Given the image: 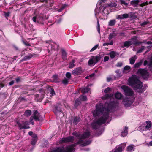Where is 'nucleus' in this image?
I'll return each instance as SVG.
<instances>
[{"instance_id":"obj_63","label":"nucleus","mask_w":152,"mask_h":152,"mask_svg":"<svg viewBox=\"0 0 152 152\" xmlns=\"http://www.w3.org/2000/svg\"><path fill=\"white\" fill-rule=\"evenodd\" d=\"M20 78L19 77L16 79V81L17 83L18 82L20 81Z\"/></svg>"},{"instance_id":"obj_26","label":"nucleus","mask_w":152,"mask_h":152,"mask_svg":"<svg viewBox=\"0 0 152 152\" xmlns=\"http://www.w3.org/2000/svg\"><path fill=\"white\" fill-rule=\"evenodd\" d=\"M80 118L79 117H75L74 118L73 124L75 125H76L80 121Z\"/></svg>"},{"instance_id":"obj_2","label":"nucleus","mask_w":152,"mask_h":152,"mask_svg":"<svg viewBox=\"0 0 152 152\" xmlns=\"http://www.w3.org/2000/svg\"><path fill=\"white\" fill-rule=\"evenodd\" d=\"M121 88L124 91V94L126 96H130L129 98H124L122 101L123 104L125 107L130 106L134 100V97L133 96L134 92L130 88L125 86H122Z\"/></svg>"},{"instance_id":"obj_20","label":"nucleus","mask_w":152,"mask_h":152,"mask_svg":"<svg viewBox=\"0 0 152 152\" xmlns=\"http://www.w3.org/2000/svg\"><path fill=\"white\" fill-rule=\"evenodd\" d=\"M134 146L133 144H131L128 146L126 148V151L128 152H132L134 150Z\"/></svg>"},{"instance_id":"obj_8","label":"nucleus","mask_w":152,"mask_h":152,"mask_svg":"<svg viewBox=\"0 0 152 152\" xmlns=\"http://www.w3.org/2000/svg\"><path fill=\"white\" fill-rule=\"evenodd\" d=\"M54 112L55 115L58 116L62 117L64 116V114L60 107L59 106H55Z\"/></svg>"},{"instance_id":"obj_29","label":"nucleus","mask_w":152,"mask_h":152,"mask_svg":"<svg viewBox=\"0 0 152 152\" xmlns=\"http://www.w3.org/2000/svg\"><path fill=\"white\" fill-rule=\"evenodd\" d=\"M148 65L149 66V70L152 72V55L151 57L149 59V63Z\"/></svg>"},{"instance_id":"obj_53","label":"nucleus","mask_w":152,"mask_h":152,"mask_svg":"<svg viewBox=\"0 0 152 152\" xmlns=\"http://www.w3.org/2000/svg\"><path fill=\"white\" fill-rule=\"evenodd\" d=\"M123 63L122 62H119L117 63L116 66L118 67H120L122 66Z\"/></svg>"},{"instance_id":"obj_44","label":"nucleus","mask_w":152,"mask_h":152,"mask_svg":"<svg viewBox=\"0 0 152 152\" xmlns=\"http://www.w3.org/2000/svg\"><path fill=\"white\" fill-rule=\"evenodd\" d=\"M81 103V102L78 99H76L75 101V106H77Z\"/></svg>"},{"instance_id":"obj_39","label":"nucleus","mask_w":152,"mask_h":152,"mask_svg":"<svg viewBox=\"0 0 152 152\" xmlns=\"http://www.w3.org/2000/svg\"><path fill=\"white\" fill-rule=\"evenodd\" d=\"M79 98L80 100L82 101H86L87 99V97L86 96L81 95Z\"/></svg>"},{"instance_id":"obj_31","label":"nucleus","mask_w":152,"mask_h":152,"mask_svg":"<svg viewBox=\"0 0 152 152\" xmlns=\"http://www.w3.org/2000/svg\"><path fill=\"white\" fill-rule=\"evenodd\" d=\"M110 58L113 59L115 57L117 56L116 53L114 51H112L110 52L109 54Z\"/></svg>"},{"instance_id":"obj_1","label":"nucleus","mask_w":152,"mask_h":152,"mask_svg":"<svg viewBox=\"0 0 152 152\" xmlns=\"http://www.w3.org/2000/svg\"><path fill=\"white\" fill-rule=\"evenodd\" d=\"M114 102H111L110 104L105 103L104 105L102 103H99L96 105V109L93 112L94 117L99 116L102 115L97 120H94L91 124L92 128L94 129H97L98 126L104 123L109 117L110 109L111 107V105Z\"/></svg>"},{"instance_id":"obj_37","label":"nucleus","mask_w":152,"mask_h":152,"mask_svg":"<svg viewBox=\"0 0 152 152\" xmlns=\"http://www.w3.org/2000/svg\"><path fill=\"white\" fill-rule=\"evenodd\" d=\"M75 60H73L69 64V68H72L75 66V65L74 64L75 62Z\"/></svg>"},{"instance_id":"obj_64","label":"nucleus","mask_w":152,"mask_h":152,"mask_svg":"<svg viewBox=\"0 0 152 152\" xmlns=\"http://www.w3.org/2000/svg\"><path fill=\"white\" fill-rule=\"evenodd\" d=\"M107 81L109 82L112 80V79L110 77H108L107 78Z\"/></svg>"},{"instance_id":"obj_21","label":"nucleus","mask_w":152,"mask_h":152,"mask_svg":"<svg viewBox=\"0 0 152 152\" xmlns=\"http://www.w3.org/2000/svg\"><path fill=\"white\" fill-rule=\"evenodd\" d=\"M141 0H134L130 2V4L134 7H137L138 4L139 3L140 1Z\"/></svg>"},{"instance_id":"obj_52","label":"nucleus","mask_w":152,"mask_h":152,"mask_svg":"<svg viewBox=\"0 0 152 152\" xmlns=\"http://www.w3.org/2000/svg\"><path fill=\"white\" fill-rule=\"evenodd\" d=\"M148 23H149L148 22L145 21V22H143V23H142L141 24V26H145V25H146Z\"/></svg>"},{"instance_id":"obj_62","label":"nucleus","mask_w":152,"mask_h":152,"mask_svg":"<svg viewBox=\"0 0 152 152\" xmlns=\"http://www.w3.org/2000/svg\"><path fill=\"white\" fill-rule=\"evenodd\" d=\"M148 64V61L147 60H145L144 61L143 63V65L144 66L146 65L147 64Z\"/></svg>"},{"instance_id":"obj_60","label":"nucleus","mask_w":152,"mask_h":152,"mask_svg":"<svg viewBox=\"0 0 152 152\" xmlns=\"http://www.w3.org/2000/svg\"><path fill=\"white\" fill-rule=\"evenodd\" d=\"M14 81L12 80V81H11L9 83V84L10 86H12L14 84Z\"/></svg>"},{"instance_id":"obj_23","label":"nucleus","mask_w":152,"mask_h":152,"mask_svg":"<svg viewBox=\"0 0 152 152\" xmlns=\"http://www.w3.org/2000/svg\"><path fill=\"white\" fill-rule=\"evenodd\" d=\"M34 55L31 54H29L28 55L24 57L22 59V61H26L32 58Z\"/></svg>"},{"instance_id":"obj_61","label":"nucleus","mask_w":152,"mask_h":152,"mask_svg":"<svg viewBox=\"0 0 152 152\" xmlns=\"http://www.w3.org/2000/svg\"><path fill=\"white\" fill-rule=\"evenodd\" d=\"M54 3V1H51L50 3V6L51 7L53 5Z\"/></svg>"},{"instance_id":"obj_54","label":"nucleus","mask_w":152,"mask_h":152,"mask_svg":"<svg viewBox=\"0 0 152 152\" xmlns=\"http://www.w3.org/2000/svg\"><path fill=\"white\" fill-rule=\"evenodd\" d=\"M62 20V18H60L56 20V22L57 23H59L61 22Z\"/></svg>"},{"instance_id":"obj_13","label":"nucleus","mask_w":152,"mask_h":152,"mask_svg":"<svg viewBox=\"0 0 152 152\" xmlns=\"http://www.w3.org/2000/svg\"><path fill=\"white\" fill-rule=\"evenodd\" d=\"M111 100H112V99H111ZM114 102V103H112L111 105V108L110 107L109 108L110 109L109 113L111 110H112V109H113L114 107H116L118 106L119 104L118 100H115L113 99V100L111 101L109 103L108 102H105V103H108L109 104H110V103L111 102Z\"/></svg>"},{"instance_id":"obj_28","label":"nucleus","mask_w":152,"mask_h":152,"mask_svg":"<svg viewBox=\"0 0 152 152\" xmlns=\"http://www.w3.org/2000/svg\"><path fill=\"white\" fill-rule=\"evenodd\" d=\"M137 57L135 56H134L133 57H132L129 59L130 63L131 64H133L134 63Z\"/></svg>"},{"instance_id":"obj_17","label":"nucleus","mask_w":152,"mask_h":152,"mask_svg":"<svg viewBox=\"0 0 152 152\" xmlns=\"http://www.w3.org/2000/svg\"><path fill=\"white\" fill-rule=\"evenodd\" d=\"M129 17V15L128 14H124L123 15H118L116 17V18L118 19H123L124 18H127Z\"/></svg>"},{"instance_id":"obj_19","label":"nucleus","mask_w":152,"mask_h":152,"mask_svg":"<svg viewBox=\"0 0 152 152\" xmlns=\"http://www.w3.org/2000/svg\"><path fill=\"white\" fill-rule=\"evenodd\" d=\"M81 72V68L80 67L76 68L72 72V74L74 75L79 74Z\"/></svg>"},{"instance_id":"obj_11","label":"nucleus","mask_w":152,"mask_h":152,"mask_svg":"<svg viewBox=\"0 0 152 152\" xmlns=\"http://www.w3.org/2000/svg\"><path fill=\"white\" fill-rule=\"evenodd\" d=\"M33 21L35 22H37L38 23L41 24H43V18L41 16H34L32 18Z\"/></svg>"},{"instance_id":"obj_45","label":"nucleus","mask_w":152,"mask_h":152,"mask_svg":"<svg viewBox=\"0 0 152 152\" xmlns=\"http://www.w3.org/2000/svg\"><path fill=\"white\" fill-rule=\"evenodd\" d=\"M113 42L112 40L111 41L110 43H105L103 44V46H105L106 45H113Z\"/></svg>"},{"instance_id":"obj_6","label":"nucleus","mask_w":152,"mask_h":152,"mask_svg":"<svg viewBox=\"0 0 152 152\" xmlns=\"http://www.w3.org/2000/svg\"><path fill=\"white\" fill-rule=\"evenodd\" d=\"M101 58V56L100 55L92 56L88 61V65L90 66L94 65L100 60Z\"/></svg>"},{"instance_id":"obj_34","label":"nucleus","mask_w":152,"mask_h":152,"mask_svg":"<svg viewBox=\"0 0 152 152\" xmlns=\"http://www.w3.org/2000/svg\"><path fill=\"white\" fill-rule=\"evenodd\" d=\"M122 96V94L120 93L117 92L115 94V98L118 99H121Z\"/></svg>"},{"instance_id":"obj_50","label":"nucleus","mask_w":152,"mask_h":152,"mask_svg":"<svg viewBox=\"0 0 152 152\" xmlns=\"http://www.w3.org/2000/svg\"><path fill=\"white\" fill-rule=\"evenodd\" d=\"M66 6V5H63L60 9L58 10V11L59 12L62 11L65 8Z\"/></svg>"},{"instance_id":"obj_16","label":"nucleus","mask_w":152,"mask_h":152,"mask_svg":"<svg viewBox=\"0 0 152 152\" xmlns=\"http://www.w3.org/2000/svg\"><path fill=\"white\" fill-rule=\"evenodd\" d=\"M32 138L31 142V144L32 145H34L36 144L38 140L37 135L36 134H34L32 135Z\"/></svg>"},{"instance_id":"obj_43","label":"nucleus","mask_w":152,"mask_h":152,"mask_svg":"<svg viewBox=\"0 0 152 152\" xmlns=\"http://www.w3.org/2000/svg\"><path fill=\"white\" fill-rule=\"evenodd\" d=\"M53 78L54 80V81H55V82L57 83L59 82V81L57 80L58 78V76L57 75H53Z\"/></svg>"},{"instance_id":"obj_27","label":"nucleus","mask_w":152,"mask_h":152,"mask_svg":"<svg viewBox=\"0 0 152 152\" xmlns=\"http://www.w3.org/2000/svg\"><path fill=\"white\" fill-rule=\"evenodd\" d=\"M128 128L127 127H125L124 131L122 132L121 134V135L122 137H124L127 135L128 134Z\"/></svg>"},{"instance_id":"obj_51","label":"nucleus","mask_w":152,"mask_h":152,"mask_svg":"<svg viewBox=\"0 0 152 152\" xmlns=\"http://www.w3.org/2000/svg\"><path fill=\"white\" fill-rule=\"evenodd\" d=\"M4 16L5 17L7 18L10 15V12H4Z\"/></svg>"},{"instance_id":"obj_35","label":"nucleus","mask_w":152,"mask_h":152,"mask_svg":"<svg viewBox=\"0 0 152 152\" xmlns=\"http://www.w3.org/2000/svg\"><path fill=\"white\" fill-rule=\"evenodd\" d=\"M131 42H130L129 40L128 41H125L124 43V47H129L132 45Z\"/></svg>"},{"instance_id":"obj_41","label":"nucleus","mask_w":152,"mask_h":152,"mask_svg":"<svg viewBox=\"0 0 152 152\" xmlns=\"http://www.w3.org/2000/svg\"><path fill=\"white\" fill-rule=\"evenodd\" d=\"M145 49V47L144 46H142L137 51V53H140L142 52L143 50Z\"/></svg>"},{"instance_id":"obj_14","label":"nucleus","mask_w":152,"mask_h":152,"mask_svg":"<svg viewBox=\"0 0 152 152\" xmlns=\"http://www.w3.org/2000/svg\"><path fill=\"white\" fill-rule=\"evenodd\" d=\"M130 42H131V45L133 44L135 45H139L140 44H141L142 42H138L137 40V38L135 37L131 38L129 39Z\"/></svg>"},{"instance_id":"obj_9","label":"nucleus","mask_w":152,"mask_h":152,"mask_svg":"<svg viewBox=\"0 0 152 152\" xmlns=\"http://www.w3.org/2000/svg\"><path fill=\"white\" fill-rule=\"evenodd\" d=\"M74 140V137L73 136H69L65 138H62L59 141L60 143L66 142H72Z\"/></svg>"},{"instance_id":"obj_10","label":"nucleus","mask_w":152,"mask_h":152,"mask_svg":"<svg viewBox=\"0 0 152 152\" xmlns=\"http://www.w3.org/2000/svg\"><path fill=\"white\" fill-rule=\"evenodd\" d=\"M17 124L18 126L20 129H27L30 128L29 126H27L29 124V122L28 121H23L22 123L18 122Z\"/></svg>"},{"instance_id":"obj_49","label":"nucleus","mask_w":152,"mask_h":152,"mask_svg":"<svg viewBox=\"0 0 152 152\" xmlns=\"http://www.w3.org/2000/svg\"><path fill=\"white\" fill-rule=\"evenodd\" d=\"M130 68V67L129 66H126L124 68V70H129Z\"/></svg>"},{"instance_id":"obj_15","label":"nucleus","mask_w":152,"mask_h":152,"mask_svg":"<svg viewBox=\"0 0 152 152\" xmlns=\"http://www.w3.org/2000/svg\"><path fill=\"white\" fill-rule=\"evenodd\" d=\"M92 86L91 84L88 85L86 87H83L80 88L81 92L83 93H86L88 92L90 90L89 87Z\"/></svg>"},{"instance_id":"obj_32","label":"nucleus","mask_w":152,"mask_h":152,"mask_svg":"<svg viewBox=\"0 0 152 152\" xmlns=\"http://www.w3.org/2000/svg\"><path fill=\"white\" fill-rule=\"evenodd\" d=\"M143 61L141 60L138 63H136L134 65V67L135 68H138L141 66L142 63Z\"/></svg>"},{"instance_id":"obj_18","label":"nucleus","mask_w":152,"mask_h":152,"mask_svg":"<svg viewBox=\"0 0 152 152\" xmlns=\"http://www.w3.org/2000/svg\"><path fill=\"white\" fill-rule=\"evenodd\" d=\"M146 125L145 126L144 129L142 130L143 131H146L148 130L152 126L151 122L150 121H147L146 122Z\"/></svg>"},{"instance_id":"obj_55","label":"nucleus","mask_w":152,"mask_h":152,"mask_svg":"<svg viewBox=\"0 0 152 152\" xmlns=\"http://www.w3.org/2000/svg\"><path fill=\"white\" fill-rule=\"evenodd\" d=\"M50 92V94L52 96H53L55 94L54 91L53 89L51 88Z\"/></svg>"},{"instance_id":"obj_36","label":"nucleus","mask_w":152,"mask_h":152,"mask_svg":"<svg viewBox=\"0 0 152 152\" xmlns=\"http://www.w3.org/2000/svg\"><path fill=\"white\" fill-rule=\"evenodd\" d=\"M116 36V34L114 33H110L108 37V39L109 40H110L112 38H113L115 37Z\"/></svg>"},{"instance_id":"obj_4","label":"nucleus","mask_w":152,"mask_h":152,"mask_svg":"<svg viewBox=\"0 0 152 152\" xmlns=\"http://www.w3.org/2000/svg\"><path fill=\"white\" fill-rule=\"evenodd\" d=\"M78 137L79 140L77 143L81 144L83 146L87 145L90 144L91 142L90 138L87 140V139L89 137L92 138L90 136V133L89 131L85 132L82 134H80Z\"/></svg>"},{"instance_id":"obj_30","label":"nucleus","mask_w":152,"mask_h":152,"mask_svg":"<svg viewBox=\"0 0 152 152\" xmlns=\"http://www.w3.org/2000/svg\"><path fill=\"white\" fill-rule=\"evenodd\" d=\"M116 23V21L115 19L110 20L108 22V26H114Z\"/></svg>"},{"instance_id":"obj_56","label":"nucleus","mask_w":152,"mask_h":152,"mask_svg":"<svg viewBox=\"0 0 152 152\" xmlns=\"http://www.w3.org/2000/svg\"><path fill=\"white\" fill-rule=\"evenodd\" d=\"M109 58V57L108 56H105L104 59V61L105 62L108 61Z\"/></svg>"},{"instance_id":"obj_59","label":"nucleus","mask_w":152,"mask_h":152,"mask_svg":"<svg viewBox=\"0 0 152 152\" xmlns=\"http://www.w3.org/2000/svg\"><path fill=\"white\" fill-rule=\"evenodd\" d=\"M34 118L36 120H39V117L37 115H34Z\"/></svg>"},{"instance_id":"obj_48","label":"nucleus","mask_w":152,"mask_h":152,"mask_svg":"<svg viewBox=\"0 0 152 152\" xmlns=\"http://www.w3.org/2000/svg\"><path fill=\"white\" fill-rule=\"evenodd\" d=\"M111 91V89L109 87H108L106 88L104 91V92L105 93H107Z\"/></svg>"},{"instance_id":"obj_7","label":"nucleus","mask_w":152,"mask_h":152,"mask_svg":"<svg viewBox=\"0 0 152 152\" xmlns=\"http://www.w3.org/2000/svg\"><path fill=\"white\" fill-rule=\"evenodd\" d=\"M137 73L138 75L144 79L148 78L149 76V73L145 69H139L138 70Z\"/></svg>"},{"instance_id":"obj_3","label":"nucleus","mask_w":152,"mask_h":152,"mask_svg":"<svg viewBox=\"0 0 152 152\" xmlns=\"http://www.w3.org/2000/svg\"><path fill=\"white\" fill-rule=\"evenodd\" d=\"M128 84L132 87L134 90H140V91H138L139 92H142L144 91L141 89L143 86V83L138 80L137 76L135 75H132L129 78Z\"/></svg>"},{"instance_id":"obj_40","label":"nucleus","mask_w":152,"mask_h":152,"mask_svg":"<svg viewBox=\"0 0 152 152\" xmlns=\"http://www.w3.org/2000/svg\"><path fill=\"white\" fill-rule=\"evenodd\" d=\"M69 79L65 78L62 81V83L64 84H68L69 82Z\"/></svg>"},{"instance_id":"obj_5","label":"nucleus","mask_w":152,"mask_h":152,"mask_svg":"<svg viewBox=\"0 0 152 152\" xmlns=\"http://www.w3.org/2000/svg\"><path fill=\"white\" fill-rule=\"evenodd\" d=\"M74 147L72 145H68L65 147H59L55 148L52 152H73Z\"/></svg>"},{"instance_id":"obj_42","label":"nucleus","mask_w":152,"mask_h":152,"mask_svg":"<svg viewBox=\"0 0 152 152\" xmlns=\"http://www.w3.org/2000/svg\"><path fill=\"white\" fill-rule=\"evenodd\" d=\"M71 74L69 72H67L66 74V76L67 79L69 80L71 77Z\"/></svg>"},{"instance_id":"obj_12","label":"nucleus","mask_w":152,"mask_h":152,"mask_svg":"<svg viewBox=\"0 0 152 152\" xmlns=\"http://www.w3.org/2000/svg\"><path fill=\"white\" fill-rule=\"evenodd\" d=\"M126 144L125 143H123L119 146L116 147L115 148L114 152H122L123 150L125 147Z\"/></svg>"},{"instance_id":"obj_46","label":"nucleus","mask_w":152,"mask_h":152,"mask_svg":"<svg viewBox=\"0 0 152 152\" xmlns=\"http://www.w3.org/2000/svg\"><path fill=\"white\" fill-rule=\"evenodd\" d=\"M148 1H147L145 2L139 4V6L142 7H143L144 6L148 5Z\"/></svg>"},{"instance_id":"obj_22","label":"nucleus","mask_w":152,"mask_h":152,"mask_svg":"<svg viewBox=\"0 0 152 152\" xmlns=\"http://www.w3.org/2000/svg\"><path fill=\"white\" fill-rule=\"evenodd\" d=\"M113 96L112 94H106L104 96L102 97V99L103 100H106V99H111V98Z\"/></svg>"},{"instance_id":"obj_25","label":"nucleus","mask_w":152,"mask_h":152,"mask_svg":"<svg viewBox=\"0 0 152 152\" xmlns=\"http://www.w3.org/2000/svg\"><path fill=\"white\" fill-rule=\"evenodd\" d=\"M50 45L51 46L52 49L53 50H56L58 48V45L54 42H52Z\"/></svg>"},{"instance_id":"obj_38","label":"nucleus","mask_w":152,"mask_h":152,"mask_svg":"<svg viewBox=\"0 0 152 152\" xmlns=\"http://www.w3.org/2000/svg\"><path fill=\"white\" fill-rule=\"evenodd\" d=\"M107 7V6L106 7H104L102 12V14H103L105 15H107L109 13L108 10H106V8Z\"/></svg>"},{"instance_id":"obj_33","label":"nucleus","mask_w":152,"mask_h":152,"mask_svg":"<svg viewBox=\"0 0 152 152\" xmlns=\"http://www.w3.org/2000/svg\"><path fill=\"white\" fill-rule=\"evenodd\" d=\"M31 111L30 110H27L24 113V115L26 116H29L31 115Z\"/></svg>"},{"instance_id":"obj_47","label":"nucleus","mask_w":152,"mask_h":152,"mask_svg":"<svg viewBox=\"0 0 152 152\" xmlns=\"http://www.w3.org/2000/svg\"><path fill=\"white\" fill-rule=\"evenodd\" d=\"M99 46L98 44L96 45L95 46H94L90 50V52H92L95 50Z\"/></svg>"},{"instance_id":"obj_24","label":"nucleus","mask_w":152,"mask_h":152,"mask_svg":"<svg viewBox=\"0 0 152 152\" xmlns=\"http://www.w3.org/2000/svg\"><path fill=\"white\" fill-rule=\"evenodd\" d=\"M62 58L64 60L66 59V53L64 50H62Z\"/></svg>"},{"instance_id":"obj_57","label":"nucleus","mask_w":152,"mask_h":152,"mask_svg":"<svg viewBox=\"0 0 152 152\" xmlns=\"http://www.w3.org/2000/svg\"><path fill=\"white\" fill-rule=\"evenodd\" d=\"M23 42L26 46H31L30 44L28 43L27 42H25L23 41Z\"/></svg>"},{"instance_id":"obj_58","label":"nucleus","mask_w":152,"mask_h":152,"mask_svg":"<svg viewBox=\"0 0 152 152\" xmlns=\"http://www.w3.org/2000/svg\"><path fill=\"white\" fill-rule=\"evenodd\" d=\"M13 48L16 50L18 51V50H19V49L18 48L17 46H16L15 45H13Z\"/></svg>"}]
</instances>
